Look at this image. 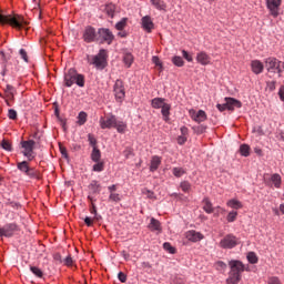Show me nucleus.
Here are the masks:
<instances>
[{
	"instance_id": "13d9d810",
	"label": "nucleus",
	"mask_w": 284,
	"mask_h": 284,
	"mask_svg": "<svg viewBox=\"0 0 284 284\" xmlns=\"http://www.w3.org/2000/svg\"><path fill=\"white\" fill-rule=\"evenodd\" d=\"M21 59H23V61H26V63H28V52L26 51V49H20L19 51Z\"/></svg>"
},
{
	"instance_id": "6ab92c4d",
	"label": "nucleus",
	"mask_w": 284,
	"mask_h": 284,
	"mask_svg": "<svg viewBox=\"0 0 284 284\" xmlns=\"http://www.w3.org/2000/svg\"><path fill=\"white\" fill-rule=\"evenodd\" d=\"M203 210L206 212V214H214V206L212 205V201H210V197H204L202 201Z\"/></svg>"
},
{
	"instance_id": "49530a36",
	"label": "nucleus",
	"mask_w": 284,
	"mask_h": 284,
	"mask_svg": "<svg viewBox=\"0 0 284 284\" xmlns=\"http://www.w3.org/2000/svg\"><path fill=\"white\" fill-rule=\"evenodd\" d=\"M152 63H154V65L159 68L160 72L163 71V63L161 62V59H159V57L154 55L152 58Z\"/></svg>"
},
{
	"instance_id": "b1692460",
	"label": "nucleus",
	"mask_w": 284,
	"mask_h": 284,
	"mask_svg": "<svg viewBox=\"0 0 284 284\" xmlns=\"http://www.w3.org/2000/svg\"><path fill=\"white\" fill-rule=\"evenodd\" d=\"M149 230H151V232H161V222L152 217L149 224Z\"/></svg>"
},
{
	"instance_id": "680f3d73",
	"label": "nucleus",
	"mask_w": 284,
	"mask_h": 284,
	"mask_svg": "<svg viewBox=\"0 0 284 284\" xmlns=\"http://www.w3.org/2000/svg\"><path fill=\"white\" fill-rule=\"evenodd\" d=\"M216 108L220 112H225V110H227V103L224 102L223 104H216Z\"/></svg>"
},
{
	"instance_id": "0e129e2a",
	"label": "nucleus",
	"mask_w": 284,
	"mask_h": 284,
	"mask_svg": "<svg viewBox=\"0 0 284 284\" xmlns=\"http://www.w3.org/2000/svg\"><path fill=\"white\" fill-rule=\"evenodd\" d=\"M84 223H85V225H87L88 227H92L93 221L91 220L90 216H87V217L84 219Z\"/></svg>"
},
{
	"instance_id": "6e6d98bb",
	"label": "nucleus",
	"mask_w": 284,
	"mask_h": 284,
	"mask_svg": "<svg viewBox=\"0 0 284 284\" xmlns=\"http://www.w3.org/2000/svg\"><path fill=\"white\" fill-rule=\"evenodd\" d=\"M64 265H67L68 267H72L74 261L72 260V255H69L64 258L63 261Z\"/></svg>"
},
{
	"instance_id": "79ce46f5",
	"label": "nucleus",
	"mask_w": 284,
	"mask_h": 284,
	"mask_svg": "<svg viewBox=\"0 0 284 284\" xmlns=\"http://www.w3.org/2000/svg\"><path fill=\"white\" fill-rule=\"evenodd\" d=\"M236 216H239V212L236 211H231L227 216H226V221L229 223H234V221H236Z\"/></svg>"
},
{
	"instance_id": "e2e57ef3",
	"label": "nucleus",
	"mask_w": 284,
	"mask_h": 284,
	"mask_svg": "<svg viewBox=\"0 0 284 284\" xmlns=\"http://www.w3.org/2000/svg\"><path fill=\"white\" fill-rule=\"evenodd\" d=\"M267 88L273 92V90H276V81L267 82Z\"/></svg>"
},
{
	"instance_id": "c85d7f7f",
	"label": "nucleus",
	"mask_w": 284,
	"mask_h": 284,
	"mask_svg": "<svg viewBox=\"0 0 284 284\" xmlns=\"http://www.w3.org/2000/svg\"><path fill=\"white\" fill-rule=\"evenodd\" d=\"M271 181H272L274 187H276L277 190L281 189V183H282L281 174L274 173L271 176Z\"/></svg>"
},
{
	"instance_id": "37998d69",
	"label": "nucleus",
	"mask_w": 284,
	"mask_h": 284,
	"mask_svg": "<svg viewBox=\"0 0 284 284\" xmlns=\"http://www.w3.org/2000/svg\"><path fill=\"white\" fill-rule=\"evenodd\" d=\"M267 6H268L270 10H276V8H278V6H281V0L267 1Z\"/></svg>"
},
{
	"instance_id": "2eb2a0df",
	"label": "nucleus",
	"mask_w": 284,
	"mask_h": 284,
	"mask_svg": "<svg viewBox=\"0 0 284 284\" xmlns=\"http://www.w3.org/2000/svg\"><path fill=\"white\" fill-rule=\"evenodd\" d=\"M196 61L201 65H210V63L212 62V58L204 51H202L196 54Z\"/></svg>"
},
{
	"instance_id": "ddd939ff",
	"label": "nucleus",
	"mask_w": 284,
	"mask_h": 284,
	"mask_svg": "<svg viewBox=\"0 0 284 284\" xmlns=\"http://www.w3.org/2000/svg\"><path fill=\"white\" fill-rule=\"evenodd\" d=\"M191 119L196 123H203V121H207V114L203 110H199L197 112L192 110L190 111Z\"/></svg>"
},
{
	"instance_id": "423d86ee",
	"label": "nucleus",
	"mask_w": 284,
	"mask_h": 284,
	"mask_svg": "<svg viewBox=\"0 0 284 284\" xmlns=\"http://www.w3.org/2000/svg\"><path fill=\"white\" fill-rule=\"evenodd\" d=\"M37 142L34 140L21 141L20 145L22 148V154L28 159V161H34V145Z\"/></svg>"
},
{
	"instance_id": "f03ea898",
	"label": "nucleus",
	"mask_w": 284,
	"mask_h": 284,
	"mask_svg": "<svg viewBox=\"0 0 284 284\" xmlns=\"http://www.w3.org/2000/svg\"><path fill=\"white\" fill-rule=\"evenodd\" d=\"M0 26H11L16 30H23L28 26V21L20 14L6 16L0 13Z\"/></svg>"
},
{
	"instance_id": "7ed1b4c3",
	"label": "nucleus",
	"mask_w": 284,
	"mask_h": 284,
	"mask_svg": "<svg viewBox=\"0 0 284 284\" xmlns=\"http://www.w3.org/2000/svg\"><path fill=\"white\" fill-rule=\"evenodd\" d=\"M264 68L271 74H276L277 73L278 77H281V74H283V70H284V62H281L276 58H272V57L271 58H266L264 60Z\"/></svg>"
},
{
	"instance_id": "9d476101",
	"label": "nucleus",
	"mask_w": 284,
	"mask_h": 284,
	"mask_svg": "<svg viewBox=\"0 0 284 284\" xmlns=\"http://www.w3.org/2000/svg\"><path fill=\"white\" fill-rule=\"evenodd\" d=\"M82 39L85 43H94L98 39L97 29L91 26L85 27L82 33Z\"/></svg>"
},
{
	"instance_id": "8fccbe9b",
	"label": "nucleus",
	"mask_w": 284,
	"mask_h": 284,
	"mask_svg": "<svg viewBox=\"0 0 284 284\" xmlns=\"http://www.w3.org/2000/svg\"><path fill=\"white\" fill-rule=\"evenodd\" d=\"M173 174L178 179H181V176L185 174V170H183V168H174L173 169Z\"/></svg>"
},
{
	"instance_id": "69168bd1",
	"label": "nucleus",
	"mask_w": 284,
	"mask_h": 284,
	"mask_svg": "<svg viewBox=\"0 0 284 284\" xmlns=\"http://www.w3.org/2000/svg\"><path fill=\"white\" fill-rule=\"evenodd\" d=\"M108 190H109L110 194L116 193V184H112V185L108 186Z\"/></svg>"
},
{
	"instance_id": "09e8293b",
	"label": "nucleus",
	"mask_w": 284,
	"mask_h": 284,
	"mask_svg": "<svg viewBox=\"0 0 284 284\" xmlns=\"http://www.w3.org/2000/svg\"><path fill=\"white\" fill-rule=\"evenodd\" d=\"M215 268L219 272H223L224 270H227V264H225V262H223V261H219L215 263Z\"/></svg>"
},
{
	"instance_id": "bb28decb",
	"label": "nucleus",
	"mask_w": 284,
	"mask_h": 284,
	"mask_svg": "<svg viewBox=\"0 0 284 284\" xmlns=\"http://www.w3.org/2000/svg\"><path fill=\"white\" fill-rule=\"evenodd\" d=\"M89 190L92 192V194H100L101 193V184H99L98 181L93 180L89 185Z\"/></svg>"
},
{
	"instance_id": "f8f14e48",
	"label": "nucleus",
	"mask_w": 284,
	"mask_h": 284,
	"mask_svg": "<svg viewBox=\"0 0 284 284\" xmlns=\"http://www.w3.org/2000/svg\"><path fill=\"white\" fill-rule=\"evenodd\" d=\"M116 124V118L114 115H108L105 118L100 119V128L102 130H110V128H114Z\"/></svg>"
},
{
	"instance_id": "58836bf2",
	"label": "nucleus",
	"mask_w": 284,
	"mask_h": 284,
	"mask_svg": "<svg viewBox=\"0 0 284 284\" xmlns=\"http://www.w3.org/2000/svg\"><path fill=\"white\" fill-rule=\"evenodd\" d=\"M240 154H242V156H250V145L242 144L240 146Z\"/></svg>"
},
{
	"instance_id": "4d7b16f0",
	"label": "nucleus",
	"mask_w": 284,
	"mask_h": 284,
	"mask_svg": "<svg viewBox=\"0 0 284 284\" xmlns=\"http://www.w3.org/2000/svg\"><path fill=\"white\" fill-rule=\"evenodd\" d=\"M142 194H144V196H148V199H154V192H152L148 189H143Z\"/></svg>"
},
{
	"instance_id": "c9c22d12",
	"label": "nucleus",
	"mask_w": 284,
	"mask_h": 284,
	"mask_svg": "<svg viewBox=\"0 0 284 284\" xmlns=\"http://www.w3.org/2000/svg\"><path fill=\"white\" fill-rule=\"evenodd\" d=\"M172 62L178 68H183V65H185V62L183 61V58H181L179 55L173 57Z\"/></svg>"
},
{
	"instance_id": "2f4dec72",
	"label": "nucleus",
	"mask_w": 284,
	"mask_h": 284,
	"mask_svg": "<svg viewBox=\"0 0 284 284\" xmlns=\"http://www.w3.org/2000/svg\"><path fill=\"white\" fill-rule=\"evenodd\" d=\"M88 121V113L81 111L78 115V125H85Z\"/></svg>"
},
{
	"instance_id": "473e14b6",
	"label": "nucleus",
	"mask_w": 284,
	"mask_h": 284,
	"mask_svg": "<svg viewBox=\"0 0 284 284\" xmlns=\"http://www.w3.org/2000/svg\"><path fill=\"white\" fill-rule=\"evenodd\" d=\"M248 263H251L252 265H256V263H258V256H256V253L254 252H250L246 256Z\"/></svg>"
},
{
	"instance_id": "f3484780",
	"label": "nucleus",
	"mask_w": 284,
	"mask_h": 284,
	"mask_svg": "<svg viewBox=\"0 0 284 284\" xmlns=\"http://www.w3.org/2000/svg\"><path fill=\"white\" fill-rule=\"evenodd\" d=\"M186 239H187V241H191L192 243H199V241H203V235L196 231H187Z\"/></svg>"
},
{
	"instance_id": "20e7f679",
	"label": "nucleus",
	"mask_w": 284,
	"mask_h": 284,
	"mask_svg": "<svg viewBox=\"0 0 284 284\" xmlns=\"http://www.w3.org/2000/svg\"><path fill=\"white\" fill-rule=\"evenodd\" d=\"M90 63L98 70H104L105 65H108V51L101 49L97 55L91 57Z\"/></svg>"
},
{
	"instance_id": "3c124183",
	"label": "nucleus",
	"mask_w": 284,
	"mask_h": 284,
	"mask_svg": "<svg viewBox=\"0 0 284 284\" xmlns=\"http://www.w3.org/2000/svg\"><path fill=\"white\" fill-rule=\"evenodd\" d=\"M88 141L92 148H97V138L92 133L88 134Z\"/></svg>"
},
{
	"instance_id": "9b49d317",
	"label": "nucleus",
	"mask_w": 284,
	"mask_h": 284,
	"mask_svg": "<svg viewBox=\"0 0 284 284\" xmlns=\"http://www.w3.org/2000/svg\"><path fill=\"white\" fill-rule=\"evenodd\" d=\"M239 245V239L236 236L229 234L220 242V247L223 250H232V247H236Z\"/></svg>"
},
{
	"instance_id": "5701e85b",
	"label": "nucleus",
	"mask_w": 284,
	"mask_h": 284,
	"mask_svg": "<svg viewBox=\"0 0 284 284\" xmlns=\"http://www.w3.org/2000/svg\"><path fill=\"white\" fill-rule=\"evenodd\" d=\"M74 83H77V85L79 88H85V75L77 73V70H74Z\"/></svg>"
},
{
	"instance_id": "f257e3e1",
	"label": "nucleus",
	"mask_w": 284,
	"mask_h": 284,
	"mask_svg": "<svg viewBox=\"0 0 284 284\" xmlns=\"http://www.w3.org/2000/svg\"><path fill=\"white\" fill-rule=\"evenodd\" d=\"M229 277L226 280L227 284H239L241 283L242 274L247 270L245 264L239 260H232L229 262Z\"/></svg>"
},
{
	"instance_id": "4468645a",
	"label": "nucleus",
	"mask_w": 284,
	"mask_h": 284,
	"mask_svg": "<svg viewBox=\"0 0 284 284\" xmlns=\"http://www.w3.org/2000/svg\"><path fill=\"white\" fill-rule=\"evenodd\" d=\"M224 101L226 102L227 110H230L231 112L239 108H243V103L234 98H225Z\"/></svg>"
},
{
	"instance_id": "052dcab7",
	"label": "nucleus",
	"mask_w": 284,
	"mask_h": 284,
	"mask_svg": "<svg viewBox=\"0 0 284 284\" xmlns=\"http://www.w3.org/2000/svg\"><path fill=\"white\" fill-rule=\"evenodd\" d=\"M186 142H187V138L185 135H180L178 138L179 145H185Z\"/></svg>"
},
{
	"instance_id": "4c0bfd02",
	"label": "nucleus",
	"mask_w": 284,
	"mask_h": 284,
	"mask_svg": "<svg viewBox=\"0 0 284 284\" xmlns=\"http://www.w3.org/2000/svg\"><path fill=\"white\" fill-rule=\"evenodd\" d=\"M126 68H130L134 61V57L131 53H126L123 58Z\"/></svg>"
},
{
	"instance_id": "cd10ccee",
	"label": "nucleus",
	"mask_w": 284,
	"mask_h": 284,
	"mask_svg": "<svg viewBox=\"0 0 284 284\" xmlns=\"http://www.w3.org/2000/svg\"><path fill=\"white\" fill-rule=\"evenodd\" d=\"M91 160L94 163H99L101 161V150H99L97 146H94L92 150Z\"/></svg>"
},
{
	"instance_id": "de8ad7c7",
	"label": "nucleus",
	"mask_w": 284,
	"mask_h": 284,
	"mask_svg": "<svg viewBox=\"0 0 284 284\" xmlns=\"http://www.w3.org/2000/svg\"><path fill=\"white\" fill-rule=\"evenodd\" d=\"M163 247L166 252H169V254H175L176 253V248H174L173 245L170 244L169 242L164 243Z\"/></svg>"
},
{
	"instance_id": "aec40b11",
	"label": "nucleus",
	"mask_w": 284,
	"mask_h": 284,
	"mask_svg": "<svg viewBox=\"0 0 284 284\" xmlns=\"http://www.w3.org/2000/svg\"><path fill=\"white\" fill-rule=\"evenodd\" d=\"M74 69H70L68 74L64 77V83L67 88H72V85H74Z\"/></svg>"
},
{
	"instance_id": "a19ab883",
	"label": "nucleus",
	"mask_w": 284,
	"mask_h": 284,
	"mask_svg": "<svg viewBox=\"0 0 284 284\" xmlns=\"http://www.w3.org/2000/svg\"><path fill=\"white\" fill-rule=\"evenodd\" d=\"M104 12L108 14V17H111V19L114 17V4H106L104 8Z\"/></svg>"
},
{
	"instance_id": "338daca9",
	"label": "nucleus",
	"mask_w": 284,
	"mask_h": 284,
	"mask_svg": "<svg viewBox=\"0 0 284 284\" xmlns=\"http://www.w3.org/2000/svg\"><path fill=\"white\" fill-rule=\"evenodd\" d=\"M278 97H280L281 101H284V87L280 88Z\"/></svg>"
},
{
	"instance_id": "c03bdc74",
	"label": "nucleus",
	"mask_w": 284,
	"mask_h": 284,
	"mask_svg": "<svg viewBox=\"0 0 284 284\" xmlns=\"http://www.w3.org/2000/svg\"><path fill=\"white\" fill-rule=\"evenodd\" d=\"M1 146H2V149L6 150L7 152H12V143H10V141H8V140H2Z\"/></svg>"
},
{
	"instance_id": "bf43d9fd",
	"label": "nucleus",
	"mask_w": 284,
	"mask_h": 284,
	"mask_svg": "<svg viewBox=\"0 0 284 284\" xmlns=\"http://www.w3.org/2000/svg\"><path fill=\"white\" fill-rule=\"evenodd\" d=\"M118 278H119L120 283H125V281H128V275H125V273H123V272H120L118 274Z\"/></svg>"
},
{
	"instance_id": "1a4fd4ad",
	"label": "nucleus",
	"mask_w": 284,
	"mask_h": 284,
	"mask_svg": "<svg viewBox=\"0 0 284 284\" xmlns=\"http://www.w3.org/2000/svg\"><path fill=\"white\" fill-rule=\"evenodd\" d=\"M16 232H19V225L17 223H8L4 226H0V236H4L6 239H12Z\"/></svg>"
},
{
	"instance_id": "774afa93",
	"label": "nucleus",
	"mask_w": 284,
	"mask_h": 284,
	"mask_svg": "<svg viewBox=\"0 0 284 284\" xmlns=\"http://www.w3.org/2000/svg\"><path fill=\"white\" fill-rule=\"evenodd\" d=\"M268 284H281V280H278L277 277H272Z\"/></svg>"
},
{
	"instance_id": "393cba45",
	"label": "nucleus",
	"mask_w": 284,
	"mask_h": 284,
	"mask_svg": "<svg viewBox=\"0 0 284 284\" xmlns=\"http://www.w3.org/2000/svg\"><path fill=\"white\" fill-rule=\"evenodd\" d=\"M152 108L155 110H161L165 105V99L163 98H155L151 101Z\"/></svg>"
},
{
	"instance_id": "dca6fc26",
	"label": "nucleus",
	"mask_w": 284,
	"mask_h": 284,
	"mask_svg": "<svg viewBox=\"0 0 284 284\" xmlns=\"http://www.w3.org/2000/svg\"><path fill=\"white\" fill-rule=\"evenodd\" d=\"M251 69L254 74H261L265 70V65L261 60H253L251 61Z\"/></svg>"
},
{
	"instance_id": "0eeeda50",
	"label": "nucleus",
	"mask_w": 284,
	"mask_h": 284,
	"mask_svg": "<svg viewBox=\"0 0 284 284\" xmlns=\"http://www.w3.org/2000/svg\"><path fill=\"white\" fill-rule=\"evenodd\" d=\"M113 94L118 103H123L125 101V85L123 80H116L113 85Z\"/></svg>"
},
{
	"instance_id": "a211bd4d",
	"label": "nucleus",
	"mask_w": 284,
	"mask_h": 284,
	"mask_svg": "<svg viewBox=\"0 0 284 284\" xmlns=\"http://www.w3.org/2000/svg\"><path fill=\"white\" fill-rule=\"evenodd\" d=\"M142 28L146 32H152V30H154V22H152V18L150 16L142 18Z\"/></svg>"
},
{
	"instance_id": "5fc2aeb1",
	"label": "nucleus",
	"mask_w": 284,
	"mask_h": 284,
	"mask_svg": "<svg viewBox=\"0 0 284 284\" xmlns=\"http://www.w3.org/2000/svg\"><path fill=\"white\" fill-rule=\"evenodd\" d=\"M182 55H183V59H185L186 61H189V63H192L194 61V59L192 58V55L185 51V50H182Z\"/></svg>"
},
{
	"instance_id": "ea45409f",
	"label": "nucleus",
	"mask_w": 284,
	"mask_h": 284,
	"mask_svg": "<svg viewBox=\"0 0 284 284\" xmlns=\"http://www.w3.org/2000/svg\"><path fill=\"white\" fill-rule=\"evenodd\" d=\"M180 187H181L182 192L187 193V192H191L192 184H190V182H187V181H183V182H181Z\"/></svg>"
},
{
	"instance_id": "a18cd8bd",
	"label": "nucleus",
	"mask_w": 284,
	"mask_h": 284,
	"mask_svg": "<svg viewBox=\"0 0 284 284\" xmlns=\"http://www.w3.org/2000/svg\"><path fill=\"white\" fill-rule=\"evenodd\" d=\"M105 170V164L103 162H97L93 165V172H103Z\"/></svg>"
},
{
	"instance_id": "603ef678",
	"label": "nucleus",
	"mask_w": 284,
	"mask_h": 284,
	"mask_svg": "<svg viewBox=\"0 0 284 284\" xmlns=\"http://www.w3.org/2000/svg\"><path fill=\"white\" fill-rule=\"evenodd\" d=\"M128 23V19H122L115 24L116 30H123Z\"/></svg>"
},
{
	"instance_id": "4be33fe9",
	"label": "nucleus",
	"mask_w": 284,
	"mask_h": 284,
	"mask_svg": "<svg viewBox=\"0 0 284 284\" xmlns=\"http://www.w3.org/2000/svg\"><path fill=\"white\" fill-rule=\"evenodd\" d=\"M160 110L163 116V121H170V111L172 110V105L164 103V105Z\"/></svg>"
},
{
	"instance_id": "864d4df0",
	"label": "nucleus",
	"mask_w": 284,
	"mask_h": 284,
	"mask_svg": "<svg viewBox=\"0 0 284 284\" xmlns=\"http://www.w3.org/2000/svg\"><path fill=\"white\" fill-rule=\"evenodd\" d=\"M8 118L11 119V121H17V111L14 109H9Z\"/></svg>"
},
{
	"instance_id": "a878e982",
	"label": "nucleus",
	"mask_w": 284,
	"mask_h": 284,
	"mask_svg": "<svg viewBox=\"0 0 284 284\" xmlns=\"http://www.w3.org/2000/svg\"><path fill=\"white\" fill-rule=\"evenodd\" d=\"M227 207H231L232 210H242L243 203L241 201L232 199L226 202Z\"/></svg>"
},
{
	"instance_id": "6e6552de",
	"label": "nucleus",
	"mask_w": 284,
	"mask_h": 284,
	"mask_svg": "<svg viewBox=\"0 0 284 284\" xmlns=\"http://www.w3.org/2000/svg\"><path fill=\"white\" fill-rule=\"evenodd\" d=\"M97 41H100V43H108V45H110L112 44V41H114V34L110 29L101 28L98 30Z\"/></svg>"
},
{
	"instance_id": "e433bc0d",
	"label": "nucleus",
	"mask_w": 284,
	"mask_h": 284,
	"mask_svg": "<svg viewBox=\"0 0 284 284\" xmlns=\"http://www.w3.org/2000/svg\"><path fill=\"white\" fill-rule=\"evenodd\" d=\"M121 201V194L119 193H110L109 203H119Z\"/></svg>"
},
{
	"instance_id": "f704fd0d",
	"label": "nucleus",
	"mask_w": 284,
	"mask_h": 284,
	"mask_svg": "<svg viewBox=\"0 0 284 284\" xmlns=\"http://www.w3.org/2000/svg\"><path fill=\"white\" fill-rule=\"evenodd\" d=\"M30 272H32V274H34V276L38 278H43V271H41V268L37 266H30Z\"/></svg>"
},
{
	"instance_id": "c756f323",
	"label": "nucleus",
	"mask_w": 284,
	"mask_h": 284,
	"mask_svg": "<svg viewBox=\"0 0 284 284\" xmlns=\"http://www.w3.org/2000/svg\"><path fill=\"white\" fill-rule=\"evenodd\" d=\"M151 3L156 10H165L166 6L163 0H151Z\"/></svg>"
},
{
	"instance_id": "39448f33",
	"label": "nucleus",
	"mask_w": 284,
	"mask_h": 284,
	"mask_svg": "<svg viewBox=\"0 0 284 284\" xmlns=\"http://www.w3.org/2000/svg\"><path fill=\"white\" fill-rule=\"evenodd\" d=\"M17 168L20 172L26 174V176H29V179H41V173H39L34 168H30L28 161L18 162Z\"/></svg>"
},
{
	"instance_id": "72a5a7b5",
	"label": "nucleus",
	"mask_w": 284,
	"mask_h": 284,
	"mask_svg": "<svg viewBox=\"0 0 284 284\" xmlns=\"http://www.w3.org/2000/svg\"><path fill=\"white\" fill-rule=\"evenodd\" d=\"M192 130L195 134H205L207 126L201 124V125L193 126Z\"/></svg>"
},
{
	"instance_id": "7c9ffc66",
	"label": "nucleus",
	"mask_w": 284,
	"mask_h": 284,
	"mask_svg": "<svg viewBox=\"0 0 284 284\" xmlns=\"http://www.w3.org/2000/svg\"><path fill=\"white\" fill-rule=\"evenodd\" d=\"M113 128H115V129L118 130V132L123 133V132H125V130L128 129V124H125V123L122 122V121H116V120H115V124H114Z\"/></svg>"
},
{
	"instance_id": "412c9836",
	"label": "nucleus",
	"mask_w": 284,
	"mask_h": 284,
	"mask_svg": "<svg viewBox=\"0 0 284 284\" xmlns=\"http://www.w3.org/2000/svg\"><path fill=\"white\" fill-rule=\"evenodd\" d=\"M161 165V156L154 155L151 159L150 172H156Z\"/></svg>"
}]
</instances>
